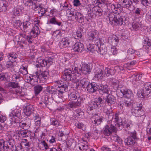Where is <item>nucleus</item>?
Returning <instances> with one entry per match:
<instances>
[{"instance_id":"nucleus-27","label":"nucleus","mask_w":151,"mask_h":151,"mask_svg":"<svg viewBox=\"0 0 151 151\" xmlns=\"http://www.w3.org/2000/svg\"><path fill=\"white\" fill-rule=\"evenodd\" d=\"M144 42L145 45L144 46V48L150 55H151V40L147 38L144 40Z\"/></svg>"},{"instance_id":"nucleus-63","label":"nucleus","mask_w":151,"mask_h":151,"mask_svg":"<svg viewBox=\"0 0 151 151\" xmlns=\"http://www.w3.org/2000/svg\"><path fill=\"white\" fill-rule=\"evenodd\" d=\"M78 145L79 148L81 151H85L88 149V146L87 145L83 144H78Z\"/></svg>"},{"instance_id":"nucleus-28","label":"nucleus","mask_w":151,"mask_h":151,"mask_svg":"<svg viewBox=\"0 0 151 151\" xmlns=\"http://www.w3.org/2000/svg\"><path fill=\"white\" fill-rule=\"evenodd\" d=\"M52 89H55V88L53 86H51L50 87H48L47 88V91L52 94V97L53 99H55L57 98V94H58L59 95L60 93L58 91L57 89V91L52 90Z\"/></svg>"},{"instance_id":"nucleus-39","label":"nucleus","mask_w":151,"mask_h":151,"mask_svg":"<svg viewBox=\"0 0 151 151\" xmlns=\"http://www.w3.org/2000/svg\"><path fill=\"white\" fill-rule=\"evenodd\" d=\"M31 124V121L29 119L28 122L27 121L25 122H21L19 123V126L24 129H28L29 128Z\"/></svg>"},{"instance_id":"nucleus-22","label":"nucleus","mask_w":151,"mask_h":151,"mask_svg":"<svg viewBox=\"0 0 151 151\" xmlns=\"http://www.w3.org/2000/svg\"><path fill=\"white\" fill-rule=\"evenodd\" d=\"M81 68L82 73L86 75L90 73L92 69V67L90 64H84Z\"/></svg>"},{"instance_id":"nucleus-7","label":"nucleus","mask_w":151,"mask_h":151,"mask_svg":"<svg viewBox=\"0 0 151 151\" xmlns=\"http://www.w3.org/2000/svg\"><path fill=\"white\" fill-rule=\"evenodd\" d=\"M63 78L64 80L71 81L77 79V76L73 73L70 68L65 70L63 74Z\"/></svg>"},{"instance_id":"nucleus-32","label":"nucleus","mask_w":151,"mask_h":151,"mask_svg":"<svg viewBox=\"0 0 151 151\" xmlns=\"http://www.w3.org/2000/svg\"><path fill=\"white\" fill-rule=\"evenodd\" d=\"M44 85H37L34 87V91L35 96H37L43 91L44 88L43 87Z\"/></svg>"},{"instance_id":"nucleus-36","label":"nucleus","mask_w":151,"mask_h":151,"mask_svg":"<svg viewBox=\"0 0 151 151\" xmlns=\"http://www.w3.org/2000/svg\"><path fill=\"white\" fill-rule=\"evenodd\" d=\"M142 103H139L137 104L136 105H133L131 109V112L132 114L136 116L137 113L139 111L140 104Z\"/></svg>"},{"instance_id":"nucleus-21","label":"nucleus","mask_w":151,"mask_h":151,"mask_svg":"<svg viewBox=\"0 0 151 151\" xmlns=\"http://www.w3.org/2000/svg\"><path fill=\"white\" fill-rule=\"evenodd\" d=\"M104 100H105V104H108L109 105L114 104L116 101V98L113 95L109 94L106 98H103Z\"/></svg>"},{"instance_id":"nucleus-26","label":"nucleus","mask_w":151,"mask_h":151,"mask_svg":"<svg viewBox=\"0 0 151 151\" xmlns=\"http://www.w3.org/2000/svg\"><path fill=\"white\" fill-rule=\"evenodd\" d=\"M84 46L81 42H77L74 45L73 50L75 52H81L83 50Z\"/></svg>"},{"instance_id":"nucleus-35","label":"nucleus","mask_w":151,"mask_h":151,"mask_svg":"<svg viewBox=\"0 0 151 151\" xmlns=\"http://www.w3.org/2000/svg\"><path fill=\"white\" fill-rule=\"evenodd\" d=\"M30 35L32 36L33 37H35L37 36L40 33V31L39 30V28L37 26H35L31 30L29 31Z\"/></svg>"},{"instance_id":"nucleus-31","label":"nucleus","mask_w":151,"mask_h":151,"mask_svg":"<svg viewBox=\"0 0 151 151\" xmlns=\"http://www.w3.org/2000/svg\"><path fill=\"white\" fill-rule=\"evenodd\" d=\"M100 107L95 99L94 100L91 101L90 104L88 106L87 110L88 111H91L93 109H99Z\"/></svg>"},{"instance_id":"nucleus-11","label":"nucleus","mask_w":151,"mask_h":151,"mask_svg":"<svg viewBox=\"0 0 151 151\" xmlns=\"http://www.w3.org/2000/svg\"><path fill=\"white\" fill-rule=\"evenodd\" d=\"M20 112L21 110H20L15 109L9 114V116L13 118V120L14 119V122L15 123H19V117L21 115Z\"/></svg>"},{"instance_id":"nucleus-5","label":"nucleus","mask_w":151,"mask_h":151,"mask_svg":"<svg viewBox=\"0 0 151 151\" xmlns=\"http://www.w3.org/2000/svg\"><path fill=\"white\" fill-rule=\"evenodd\" d=\"M151 93V83H146L143 88L142 91H138L137 95L139 98H142L147 96Z\"/></svg>"},{"instance_id":"nucleus-1","label":"nucleus","mask_w":151,"mask_h":151,"mask_svg":"<svg viewBox=\"0 0 151 151\" xmlns=\"http://www.w3.org/2000/svg\"><path fill=\"white\" fill-rule=\"evenodd\" d=\"M110 8L113 12L110 13L108 16L110 22L114 25H119V19L121 16L119 14L122 10L121 5L117 4L115 6L114 4H111Z\"/></svg>"},{"instance_id":"nucleus-20","label":"nucleus","mask_w":151,"mask_h":151,"mask_svg":"<svg viewBox=\"0 0 151 151\" xmlns=\"http://www.w3.org/2000/svg\"><path fill=\"white\" fill-rule=\"evenodd\" d=\"M99 32L96 30L91 31L88 34V39L92 42H94L99 38Z\"/></svg>"},{"instance_id":"nucleus-18","label":"nucleus","mask_w":151,"mask_h":151,"mask_svg":"<svg viewBox=\"0 0 151 151\" xmlns=\"http://www.w3.org/2000/svg\"><path fill=\"white\" fill-rule=\"evenodd\" d=\"M108 42L112 46H116L119 43V38L114 35H111L108 37Z\"/></svg>"},{"instance_id":"nucleus-29","label":"nucleus","mask_w":151,"mask_h":151,"mask_svg":"<svg viewBox=\"0 0 151 151\" xmlns=\"http://www.w3.org/2000/svg\"><path fill=\"white\" fill-rule=\"evenodd\" d=\"M33 26L32 24L28 21L24 22L23 23L24 31L26 32H29L33 28Z\"/></svg>"},{"instance_id":"nucleus-13","label":"nucleus","mask_w":151,"mask_h":151,"mask_svg":"<svg viewBox=\"0 0 151 151\" xmlns=\"http://www.w3.org/2000/svg\"><path fill=\"white\" fill-rule=\"evenodd\" d=\"M78 12L74 9H71L67 11V14L68 19L70 20L75 21L76 18L78 15Z\"/></svg>"},{"instance_id":"nucleus-62","label":"nucleus","mask_w":151,"mask_h":151,"mask_svg":"<svg viewBox=\"0 0 151 151\" xmlns=\"http://www.w3.org/2000/svg\"><path fill=\"white\" fill-rule=\"evenodd\" d=\"M19 72L23 75H26L28 73L27 68L23 66L21 67Z\"/></svg>"},{"instance_id":"nucleus-37","label":"nucleus","mask_w":151,"mask_h":151,"mask_svg":"<svg viewBox=\"0 0 151 151\" xmlns=\"http://www.w3.org/2000/svg\"><path fill=\"white\" fill-rule=\"evenodd\" d=\"M73 72L74 73L75 75L77 76L76 80L79 79L78 78L79 77L82 73L81 68H80L78 67H75L72 68Z\"/></svg>"},{"instance_id":"nucleus-9","label":"nucleus","mask_w":151,"mask_h":151,"mask_svg":"<svg viewBox=\"0 0 151 151\" xmlns=\"http://www.w3.org/2000/svg\"><path fill=\"white\" fill-rule=\"evenodd\" d=\"M132 125V122L131 121L123 122L122 120H120L119 122L118 127H121L122 129L123 128L124 130L129 132V130Z\"/></svg>"},{"instance_id":"nucleus-54","label":"nucleus","mask_w":151,"mask_h":151,"mask_svg":"<svg viewBox=\"0 0 151 151\" xmlns=\"http://www.w3.org/2000/svg\"><path fill=\"white\" fill-rule=\"evenodd\" d=\"M132 99V98H126L124 102V105L125 106L129 107L131 106L133 102Z\"/></svg>"},{"instance_id":"nucleus-30","label":"nucleus","mask_w":151,"mask_h":151,"mask_svg":"<svg viewBox=\"0 0 151 151\" xmlns=\"http://www.w3.org/2000/svg\"><path fill=\"white\" fill-rule=\"evenodd\" d=\"M88 79L85 78H83L79 80L76 83L78 86H80L83 88H85L88 85L89 83Z\"/></svg>"},{"instance_id":"nucleus-41","label":"nucleus","mask_w":151,"mask_h":151,"mask_svg":"<svg viewBox=\"0 0 151 151\" xmlns=\"http://www.w3.org/2000/svg\"><path fill=\"white\" fill-rule=\"evenodd\" d=\"M20 144L23 148H25L28 149H29L30 147V144L31 143L28 142L26 139H22Z\"/></svg>"},{"instance_id":"nucleus-46","label":"nucleus","mask_w":151,"mask_h":151,"mask_svg":"<svg viewBox=\"0 0 151 151\" xmlns=\"http://www.w3.org/2000/svg\"><path fill=\"white\" fill-rule=\"evenodd\" d=\"M124 142L126 145H132L135 143V140L132 138L131 137H129L125 139Z\"/></svg>"},{"instance_id":"nucleus-50","label":"nucleus","mask_w":151,"mask_h":151,"mask_svg":"<svg viewBox=\"0 0 151 151\" xmlns=\"http://www.w3.org/2000/svg\"><path fill=\"white\" fill-rule=\"evenodd\" d=\"M52 58H47L45 59L44 60V67L47 66L48 67L50 66L52 64Z\"/></svg>"},{"instance_id":"nucleus-60","label":"nucleus","mask_w":151,"mask_h":151,"mask_svg":"<svg viewBox=\"0 0 151 151\" xmlns=\"http://www.w3.org/2000/svg\"><path fill=\"white\" fill-rule=\"evenodd\" d=\"M60 7L63 10H67V11L69 10V8L68 4L66 1H65L63 3H61L60 4Z\"/></svg>"},{"instance_id":"nucleus-10","label":"nucleus","mask_w":151,"mask_h":151,"mask_svg":"<svg viewBox=\"0 0 151 151\" xmlns=\"http://www.w3.org/2000/svg\"><path fill=\"white\" fill-rule=\"evenodd\" d=\"M49 97L47 95L42 96L41 99V101L39 102L40 106L43 108L46 107H48L51 104V103L49 101Z\"/></svg>"},{"instance_id":"nucleus-51","label":"nucleus","mask_w":151,"mask_h":151,"mask_svg":"<svg viewBox=\"0 0 151 151\" xmlns=\"http://www.w3.org/2000/svg\"><path fill=\"white\" fill-rule=\"evenodd\" d=\"M10 76L6 73H0V81H6Z\"/></svg>"},{"instance_id":"nucleus-44","label":"nucleus","mask_w":151,"mask_h":151,"mask_svg":"<svg viewBox=\"0 0 151 151\" xmlns=\"http://www.w3.org/2000/svg\"><path fill=\"white\" fill-rule=\"evenodd\" d=\"M23 8L20 6L14 8L13 11V14L15 16L19 15L23 12Z\"/></svg>"},{"instance_id":"nucleus-49","label":"nucleus","mask_w":151,"mask_h":151,"mask_svg":"<svg viewBox=\"0 0 151 151\" xmlns=\"http://www.w3.org/2000/svg\"><path fill=\"white\" fill-rule=\"evenodd\" d=\"M93 42L95 44L96 47H98L101 46V45H103L104 42V40L102 38H99Z\"/></svg>"},{"instance_id":"nucleus-56","label":"nucleus","mask_w":151,"mask_h":151,"mask_svg":"<svg viewBox=\"0 0 151 151\" xmlns=\"http://www.w3.org/2000/svg\"><path fill=\"white\" fill-rule=\"evenodd\" d=\"M96 46H95L94 45L92 44H89L87 46V49L90 52H93L96 50Z\"/></svg>"},{"instance_id":"nucleus-40","label":"nucleus","mask_w":151,"mask_h":151,"mask_svg":"<svg viewBox=\"0 0 151 151\" xmlns=\"http://www.w3.org/2000/svg\"><path fill=\"white\" fill-rule=\"evenodd\" d=\"M82 30L81 29L78 30L76 32H73L72 34L73 37L77 39H81L82 37V35L81 33V31H82Z\"/></svg>"},{"instance_id":"nucleus-38","label":"nucleus","mask_w":151,"mask_h":151,"mask_svg":"<svg viewBox=\"0 0 151 151\" xmlns=\"http://www.w3.org/2000/svg\"><path fill=\"white\" fill-rule=\"evenodd\" d=\"M62 36L61 32L59 30L54 32L52 34V38L55 40H57L60 39Z\"/></svg>"},{"instance_id":"nucleus-6","label":"nucleus","mask_w":151,"mask_h":151,"mask_svg":"<svg viewBox=\"0 0 151 151\" xmlns=\"http://www.w3.org/2000/svg\"><path fill=\"white\" fill-rule=\"evenodd\" d=\"M8 86L14 88H17L15 90V92L17 94L21 96H24L26 94L25 90L19 88V83L16 82H10L8 84Z\"/></svg>"},{"instance_id":"nucleus-23","label":"nucleus","mask_w":151,"mask_h":151,"mask_svg":"<svg viewBox=\"0 0 151 151\" xmlns=\"http://www.w3.org/2000/svg\"><path fill=\"white\" fill-rule=\"evenodd\" d=\"M86 88L89 93H92L96 91L98 88V87L96 83H89Z\"/></svg>"},{"instance_id":"nucleus-12","label":"nucleus","mask_w":151,"mask_h":151,"mask_svg":"<svg viewBox=\"0 0 151 151\" xmlns=\"http://www.w3.org/2000/svg\"><path fill=\"white\" fill-rule=\"evenodd\" d=\"M120 90L124 97L125 98H132L133 97V94L131 90L127 89L124 86H122Z\"/></svg>"},{"instance_id":"nucleus-19","label":"nucleus","mask_w":151,"mask_h":151,"mask_svg":"<svg viewBox=\"0 0 151 151\" xmlns=\"http://www.w3.org/2000/svg\"><path fill=\"white\" fill-rule=\"evenodd\" d=\"M48 71L45 70L42 72L41 74L37 72H36L34 76H35L37 78L39 79L40 81H43L47 79V76L48 75Z\"/></svg>"},{"instance_id":"nucleus-47","label":"nucleus","mask_w":151,"mask_h":151,"mask_svg":"<svg viewBox=\"0 0 151 151\" xmlns=\"http://www.w3.org/2000/svg\"><path fill=\"white\" fill-rule=\"evenodd\" d=\"M95 119L93 123L97 125L99 124L102 122L103 118L101 116H99L98 114H95Z\"/></svg>"},{"instance_id":"nucleus-48","label":"nucleus","mask_w":151,"mask_h":151,"mask_svg":"<svg viewBox=\"0 0 151 151\" xmlns=\"http://www.w3.org/2000/svg\"><path fill=\"white\" fill-rule=\"evenodd\" d=\"M7 57L9 60L15 61V59L17 58V55L16 53L12 52L9 53Z\"/></svg>"},{"instance_id":"nucleus-17","label":"nucleus","mask_w":151,"mask_h":151,"mask_svg":"<svg viewBox=\"0 0 151 151\" xmlns=\"http://www.w3.org/2000/svg\"><path fill=\"white\" fill-rule=\"evenodd\" d=\"M36 111L34 109L32 105L29 104L27 105L24 110V112L26 116H29L32 114H33Z\"/></svg>"},{"instance_id":"nucleus-8","label":"nucleus","mask_w":151,"mask_h":151,"mask_svg":"<svg viewBox=\"0 0 151 151\" xmlns=\"http://www.w3.org/2000/svg\"><path fill=\"white\" fill-rule=\"evenodd\" d=\"M121 4L124 8L128 9L131 10V9L132 4H136L139 2V0H120Z\"/></svg>"},{"instance_id":"nucleus-2","label":"nucleus","mask_w":151,"mask_h":151,"mask_svg":"<svg viewBox=\"0 0 151 151\" xmlns=\"http://www.w3.org/2000/svg\"><path fill=\"white\" fill-rule=\"evenodd\" d=\"M70 99L72 100H75L71 103L70 102L69 104V107L71 108H76L80 106L81 104L85 100V98L81 96L80 93L77 91L71 94Z\"/></svg>"},{"instance_id":"nucleus-15","label":"nucleus","mask_w":151,"mask_h":151,"mask_svg":"<svg viewBox=\"0 0 151 151\" xmlns=\"http://www.w3.org/2000/svg\"><path fill=\"white\" fill-rule=\"evenodd\" d=\"M71 43V38L65 37L63 38L59 43V46L61 48H65L70 46Z\"/></svg>"},{"instance_id":"nucleus-14","label":"nucleus","mask_w":151,"mask_h":151,"mask_svg":"<svg viewBox=\"0 0 151 151\" xmlns=\"http://www.w3.org/2000/svg\"><path fill=\"white\" fill-rule=\"evenodd\" d=\"M117 129L114 126L111 124L110 127L108 125H106L104 128L103 134L106 136H109L112 132H116Z\"/></svg>"},{"instance_id":"nucleus-64","label":"nucleus","mask_w":151,"mask_h":151,"mask_svg":"<svg viewBox=\"0 0 151 151\" xmlns=\"http://www.w3.org/2000/svg\"><path fill=\"white\" fill-rule=\"evenodd\" d=\"M23 147L21 144H19L17 145H15L13 151H22Z\"/></svg>"},{"instance_id":"nucleus-16","label":"nucleus","mask_w":151,"mask_h":151,"mask_svg":"<svg viewBox=\"0 0 151 151\" xmlns=\"http://www.w3.org/2000/svg\"><path fill=\"white\" fill-rule=\"evenodd\" d=\"M25 5L29 7L34 10H36L37 8V1L36 0H24Z\"/></svg>"},{"instance_id":"nucleus-57","label":"nucleus","mask_w":151,"mask_h":151,"mask_svg":"<svg viewBox=\"0 0 151 151\" xmlns=\"http://www.w3.org/2000/svg\"><path fill=\"white\" fill-rule=\"evenodd\" d=\"M78 17L76 18V20L75 21H78L79 23H81L84 21V19L83 15L80 12H78Z\"/></svg>"},{"instance_id":"nucleus-25","label":"nucleus","mask_w":151,"mask_h":151,"mask_svg":"<svg viewBox=\"0 0 151 151\" xmlns=\"http://www.w3.org/2000/svg\"><path fill=\"white\" fill-rule=\"evenodd\" d=\"M93 6H92L91 7L92 12L96 15L101 16L103 12V10L99 6H96L93 7Z\"/></svg>"},{"instance_id":"nucleus-33","label":"nucleus","mask_w":151,"mask_h":151,"mask_svg":"<svg viewBox=\"0 0 151 151\" xmlns=\"http://www.w3.org/2000/svg\"><path fill=\"white\" fill-rule=\"evenodd\" d=\"M98 88L99 92L101 93H108L109 90L108 86L106 85H103L102 83L100 84L98 86Z\"/></svg>"},{"instance_id":"nucleus-45","label":"nucleus","mask_w":151,"mask_h":151,"mask_svg":"<svg viewBox=\"0 0 151 151\" xmlns=\"http://www.w3.org/2000/svg\"><path fill=\"white\" fill-rule=\"evenodd\" d=\"M50 122V124L55 127H58L60 125V121L54 118H51Z\"/></svg>"},{"instance_id":"nucleus-42","label":"nucleus","mask_w":151,"mask_h":151,"mask_svg":"<svg viewBox=\"0 0 151 151\" xmlns=\"http://www.w3.org/2000/svg\"><path fill=\"white\" fill-rule=\"evenodd\" d=\"M19 135L21 134L23 137H27L31 134V132L27 129H24L20 131L19 132Z\"/></svg>"},{"instance_id":"nucleus-53","label":"nucleus","mask_w":151,"mask_h":151,"mask_svg":"<svg viewBox=\"0 0 151 151\" xmlns=\"http://www.w3.org/2000/svg\"><path fill=\"white\" fill-rule=\"evenodd\" d=\"M75 114L76 116L81 117L84 115V112L81 109H77L75 110Z\"/></svg>"},{"instance_id":"nucleus-3","label":"nucleus","mask_w":151,"mask_h":151,"mask_svg":"<svg viewBox=\"0 0 151 151\" xmlns=\"http://www.w3.org/2000/svg\"><path fill=\"white\" fill-rule=\"evenodd\" d=\"M15 143V141L13 139L4 141H0V151H7L8 150L13 151Z\"/></svg>"},{"instance_id":"nucleus-52","label":"nucleus","mask_w":151,"mask_h":151,"mask_svg":"<svg viewBox=\"0 0 151 151\" xmlns=\"http://www.w3.org/2000/svg\"><path fill=\"white\" fill-rule=\"evenodd\" d=\"M50 22L52 24H56L58 26H60L61 25V22H58L55 17H52L50 20Z\"/></svg>"},{"instance_id":"nucleus-4","label":"nucleus","mask_w":151,"mask_h":151,"mask_svg":"<svg viewBox=\"0 0 151 151\" xmlns=\"http://www.w3.org/2000/svg\"><path fill=\"white\" fill-rule=\"evenodd\" d=\"M67 80L58 81H55L56 84L58 86L59 89H57L58 91L61 94L60 96H59V97L62 98L63 94L68 90V87L69 83Z\"/></svg>"},{"instance_id":"nucleus-61","label":"nucleus","mask_w":151,"mask_h":151,"mask_svg":"<svg viewBox=\"0 0 151 151\" xmlns=\"http://www.w3.org/2000/svg\"><path fill=\"white\" fill-rule=\"evenodd\" d=\"M45 59L40 57L37 58V62L42 67H44Z\"/></svg>"},{"instance_id":"nucleus-58","label":"nucleus","mask_w":151,"mask_h":151,"mask_svg":"<svg viewBox=\"0 0 151 151\" xmlns=\"http://www.w3.org/2000/svg\"><path fill=\"white\" fill-rule=\"evenodd\" d=\"M15 61L9 60V59H8V60L6 61V68H11L14 66V63Z\"/></svg>"},{"instance_id":"nucleus-55","label":"nucleus","mask_w":151,"mask_h":151,"mask_svg":"<svg viewBox=\"0 0 151 151\" xmlns=\"http://www.w3.org/2000/svg\"><path fill=\"white\" fill-rule=\"evenodd\" d=\"M144 114L145 111L142 109V103L141 104H140V108L139 109V111L137 113L136 117H140L143 116Z\"/></svg>"},{"instance_id":"nucleus-43","label":"nucleus","mask_w":151,"mask_h":151,"mask_svg":"<svg viewBox=\"0 0 151 151\" xmlns=\"http://www.w3.org/2000/svg\"><path fill=\"white\" fill-rule=\"evenodd\" d=\"M7 7L6 2L4 1L0 0V12H5Z\"/></svg>"},{"instance_id":"nucleus-24","label":"nucleus","mask_w":151,"mask_h":151,"mask_svg":"<svg viewBox=\"0 0 151 151\" xmlns=\"http://www.w3.org/2000/svg\"><path fill=\"white\" fill-rule=\"evenodd\" d=\"M104 70L98 69L96 71V72L95 75V76L99 79H102L105 74L106 75V73L108 71V68H105V69H104Z\"/></svg>"},{"instance_id":"nucleus-34","label":"nucleus","mask_w":151,"mask_h":151,"mask_svg":"<svg viewBox=\"0 0 151 151\" xmlns=\"http://www.w3.org/2000/svg\"><path fill=\"white\" fill-rule=\"evenodd\" d=\"M96 51L102 55L105 54L107 52V49L106 46L104 44L101 46L96 48Z\"/></svg>"},{"instance_id":"nucleus-59","label":"nucleus","mask_w":151,"mask_h":151,"mask_svg":"<svg viewBox=\"0 0 151 151\" xmlns=\"http://www.w3.org/2000/svg\"><path fill=\"white\" fill-rule=\"evenodd\" d=\"M6 117L5 116L0 114V129H1L4 128V125L1 124L3 123L6 120Z\"/></svg>"}]
</instances>
